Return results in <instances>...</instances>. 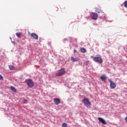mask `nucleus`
I'll return each mask as SVG.
<instances>
[{"label": "nucleus", "mask_w": 127, "mask_h": 127, "mask_svg": "<svg viewBox=\"0 0 127 127\" xmlns=\"http://www.w3.org/2000/svg\"><path fill=\"white\" fill-rule=\"evenodd\" d=\"M65 74V68H61L59 71L56 73V76L57 77H61V76H63Z\"/></svg>", "instance_id": "nucleus-1"}, {"label": "nucleus", "mask_w": 127, "mask_h": 127, "mask_svg": "<svg viewBox=\"0 0 127 127\" xmlns=\"http://www.w3.org/2000/svg\"><path fill=\"white\" fill-rule=\"evenodd\" d=\"M93 60L95 62L100 63V64H102L103 63V59L101 56L94 57Z\"/></svg>", "instance_id": "nucleus-2"}, {"label": "nucleus", "mask_w": 127, "mask_h": 127, "mask_svg": "<svg viewBox=\"0 0 127 127\" xmlns=\"http://www.w3.org/2000/svg\"><path fill=\"white\" fill-rule=\"evenodd\" d=\"M25 82H26L27 85L30 88H31V87H33V81H32V80H31V79H26L25 80Z\"/></svg>", "instance_id": "nucleus-3"}, {"label": "nucleus", "mask_w": 127, "mask_h": 127, "mask_svg": "<svg viewBox=\"0 0 127 127\" xmlns=\"http://www.w3.org/2000/svg\"><path fill=\"white\" fill-rule=\"evenodd\" d=\"M83 102L86 107H90V106H91V103H90V101H89V99L87 98H84Z\"/></svg>", "instance_id": "nucleus-4"}, {"label": "nucleus", "mask_w": 127, "mask_h": 127, "mask_svg": "<svg viewBox=\"0 0 127 127\" xmlns=\"http://www.w3.org/2000/svg\"><path fill=\"white\" fill-rule=\"evenodd\" d=\"M109 82L110 83V88L111 89H115L116 87H117V85H116V83L114 82L112 80L109 79Z\"/></svg>", "instance_id": "nucleus-5"}, {"label": "nucleus", "mask_w": 127, "mask_h": 127, "mask_svg": "<svg viewBox=\"0 0 127 127\" xmlns=\"http://www.w3.org/2000/svg\"><path fill=\"white\" fill-rule=\"evenodd\" d=\"M92 19H94V20H97L98 19V15L95 12H92Z\"/></svg>", "instance_id": "nucleus-6"}, {"label": "nucleus", "mask_w": 127, "mask_h": 127, "mask_svg": "<svg viewBox=\"0 0 127 127\" xmlns=\"http://www.w3.org/2000/svg\"><path fill=\"white\" fill-rule=\"evenodd\" d=\"M54 102L55 104V105H58L60 103H61V101H60V99L58 98H55L54 100Z\"/></svg>", "instance_id": "nucleus-7"}, {"label": "nucleus", "mask_w": 127, "mask_h": 127, "mask_svg": "<svg viewBox=\"0 0 127 127\" xmlns=\"http://www.w3.org/2000/svg\"><path fill=\"white\" fill-rule=\"evenodd\" d=\"M98 121H99L100 123H102L103 125H107V123L106 122V121H105V120H104L102 118H100V117L98 118Z\"/></svg>", "instance_id": "nucleus-8"}, {"label": "nucleus", "mask_w": 127, "mask_h": 127, "mask_svg": "<svg viewBox=\"0 0 127 127\" xmlns=\"http://www.w3.org/2000/svg\"><path fill=\"white\" fill-rule=\"evenodd\" d=\"M31 36L32 37H33V38H34V39H36V40H37V39H38V35H37V34L33 33H32L31 34Z\"/></svg>", "instance_id": "nucleus-9"}, {"label": "nucleus", "mask_w": 127, "mask_h": 127, "mask_svg": "<svg viewBox=\"0 0 127 127\" xmlns=\"http://www.w3.org/2000/svg\"><path fill=\"white\" fill-rule=\"evenodd\" d=\"M70 60L72 62H77L79 61V59H78V58H74V57H71Z\"/></svg>", "instance_id": "nucleus-10"}, {"label": "nucleus", "mask_w": 127, "mask_h": 127, "mask_svg": "<svg viewBox=\"0 0 127 127\" xmlns=\"http://www.w3.org/2000/svg\"><path fill=\"white\" fill-rule=\"evenodd\" d=\"M95 11L96 12H98V13H100V12H102L103 13H104V12H103V11L99 8H95Z\"/></svg>", "instance_id": "nucleus-11"}, {"label": "nucleus", "mask_w": 127, "mask_h": 127, "mask_svg": "<svg viewBox=\"0 0 127 127\" xmlns=\"http://www.w3.org/2000/svg\"><path fill=\"white\" fill-rule=\"evenodd\" d=\"M100 79L102 81H105V80H107V76H106L105 75H102L100 77Z\"/></svg>", "instance_id": "nucleus-12"}, {"label": "nucleus", "mask_w": 127, "mask_h": 127, "mask_svg": "<svg viewBox=\"0 0 127 127\" xmlns=\"http://www.w3.org/2000/svg\"><path fill=\"white\" fill-rule=\"evenodd\" d=\"M10 89H11V91H12V92H14V93H16L17 90H16V89H15V88H14V87L11 86Z\"/></svg>", "instance_id": "nucleus-13"}, {"label": "nucleus", "mask_w": 127, "mask_h": 127, "mask_svg": "<svg viewBox=\"0 0 127 127\" xmlns=\"http://www.w3.org/2000/svg\"><path fill=\"white\" fill-rule=\"evenodd\" d=\"M80 50L82 53H86V49L83 48H81Z\"/></svg>", "instance_id": "nucleus-14"}, {"label": "nucleus", "mask_w": 127, "mask_h": 127, "mask_svg": "<svg viewBox=\"0 0 127 127\" xmlns=\"http://www.w3.org/2000/svg\"><path fill=\"white\" fill-rule=\"evenodd\" d=\"M16 36H17V37H19V38H20V37H21V33L20 32L16 33Z\"/></svg>", "instance_id": "nucleus-15"}, {"label": "nucleus", "mask_w": 127, "mask_h": 127, "mask_svg": "<svg viewBox=\"0 0 127 127\" xmlns=\"http://www.w3.org/2000/svg\"><path fill=\"white\" fill-rule=\"evenodd\" d=\"M9 68L10 70H14V66L12 65H9Z\"/></svg>", "instance_id": "nucleus-16"}, {"label": "nucleus", "mask_w": 127, "mask_h": 127, "mask_svg": "<svg viewBox=\"0 0 127 127\" xmlns=\"http://www.w3.org/2000/svg\"><path fill=\"white\" fill-rule=\"evenodd\" d=\"M62 127H68V126L67 125V123H63L62 124Z\"/></svg>", "instance_id": "nucleus-17"}, {"label": "nucleus", "mask_w": 127, "mask_h": 127, "mask_svg": "<svg viewBox=\"0 0 127 127\" xmlns=\"http://www.w3.org/2000/svg\"><path fill=\"white\" fill-rule=\"evenodd\" d=\"M125 7H127V0L124 2Z\"/></svg>", "instance_id": "nucleus-18"}, {"label": "nucleus", "mask_w": 127, "mask_h": 127, "mask_svg": "<svg viewBox=\"0 0 127 127\" xmlns=\"http://www.w3.org/2000/svg\"><path fill=\"white\" fill-rule=\"evenodd\" d=\"M28 103V101L27 100H24L23 102V104H27Z\"/></svg>", "instance_id": "nucleus-19"}, {"label": "nucleus", "mask_w": 127, "mask_h": 127, "mask_svg": "<svg viewBox=\"0 0 127 127\" xmlns=\"http://www.w3.org/2000/svg\"><path fill=\"white\" fill-rule=\"evenodd\" d=\"M0 80H3V76L1 74H0Z\"/></svg>", "instance_id": "nucleus-20"}, {"label": "nucleus", "mask_w": 127, "mask_h": 127, "mask_svg": "<svg viewBox=\"0 0 127 127\" xmlns=\"http://www.w3.org/2000/svg\"><path fill=\"white\" fill-rule=\"evenodd\" d=\"M76 52H77V51L76 50H74L73 51V53H76Z\"/></svg>", "instance_id": "nucleus-21"}, {"label": "nucleus", "mask_w": 127, "mask_h": 127, "mask_svg": "<svg viewBox=\"0 0 127 127\" xmlns=\"http://www.w3.org/2000/svg\"><path fill=\"white\" fill-rule=\"evenodd\" d=\"M125 121H126V122H127V117L126 118Z\"/></svg>", "instance_id": "nucleus-22"}, {"label": "nucleus", "mask_w": 127, "mask_h": 127, "mask_svg": "<svg viewBox=\"0 0 127 127\" xmlns=\"http://www.w3.org/2000/svg\"><path fill=\"white\" fill-rule=\"evenodd\" d=\"M93 57H91L92 58H93Z\"/></svg>", "instance_id": "nucleus-23"}]
</instances>
